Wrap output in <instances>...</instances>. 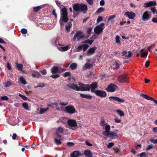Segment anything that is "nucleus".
Wrapping results in <instances>:
<instances>
[{
    "label": "nucleus",
    "mask_w": 157,
    "mask_h": 157,
    "mask_svg": "<svg viewBox=\"0 0 157 157\" xmlns=\"http://www.w3.org/2000/svg\"><path fill=\"white\" fill-rule=\"evenodd\" d=\"M60 18L65 22H67L68 20V13L67 9L65 7L62 8L61 10Z\"/></svg>",
    "instance_id": "nucleus-1"
},
{
    "label": "nucleus",
    "mask_w": 157,
    "mask_h": 157,
    "mask_svg": "<svg viewBox=\"0 0 157 157\" xmlns=\"http://www.w3.org/2000/svg\"><path fill=\"white\" fill-rule=\"evenodd\" d=\"M78 85L79 86H78V91H89V84H85L80 82H78Z\"/></svg>",
    "instance_id": "nucleus-2"
},
{
    "label": "nucleus",
    "mask_w": 157,
    "mask_h": 157,
    "mask_svg": "<svg viewBox=\"0 0 157 157\" xmlns=\"http://www.w3.org/2000/svg\"><path fill=\"white\" fill-rule=\"evenodd\" d=\"M105 24L104 23H101L99 25H97L94 29V32L97 34H99L103 31V28L102 26L105 25Z\"/></svg>",
    "instance_id": "nucleus-3"
},
{
    "label": "nucleus",
    "mask_w": 157,
    "mask_h": 157,
    "mask_svg": "<svg viewBox=\"0 0 157 157\" xmlns=\"http://www.w3.org/2000/svg\"><path fill=\"white\" fill-rule=\"evenodd\" d=\"M118 87L116 85L111 83L105 88V90L108 92H113L118 89Z\"/></svg>",
    "instance_id": "nucleus-4"
},
{
    "label": "nucleus",
    "mask_w": 157,
    "mask_h": 157,
    "mask_svg": "<svg viewBox=\"0 0 157 157\" xmlns=\"http://www.w3.org/2000/svg\"><path fill=\"white\" fill-rule=\"evenodd\" d=\"M66 113L72 114L75 113V109L73 105H67L65 109V111Z\"/></svg>",
    "instance_id": "nucleus-5"
},
{
    "label": "nucleus",
    "mask_w": 157,
    "mask_h": 157,
    "mask_svg": "<svg viewBox=\"0 0 157 157\" xmlns=\"http://www.w3.org/2000/svg\"><path fill=\"white\" fill-rule=\"evenodd\" d=\"M128 79V78L126 75L123 74L118 77V81L121 83L127 82Z\"/></svg>",
    "instance_id": "nucleus-6"
},
{
    "label": "nucleus",
    "mask_w": 157,
    "mask_h": 157,
    "mask_svg": "<svg viewBox=\"0 0 157 157\" xmlns=\"http://www.w3.org/2000/svg\"><path fill=\"white\" fill-rule=\"evenodd\" d=\"M94 93L97 96L101 98L105 97L107 96L106 92L103 90H97Z\"/></svg>",
    "instance_id": "nucleus-7"
},
{
    "label": "nucleus",
    "mask_w": 157,
    "mask_h": 157,
    "mask_svg": "<svg viewBox=\"0 0 157 157\" xmlns=\"http://www.w3.org/2000/svg\"><path fill=\"white\" fill-rule=\"evenodd\" d=\"M98 83L96 82H93L91 84L89 85V89H91V91L92 93H95L96 90L95 89L98 87Z\"/></svg>",
    "instance_id": "nucleus-8"
},
{
    "label": "nucleus",
    "mask_w": 157,
    "mask_h": 157,
    "mask_svg": "<svg viewBox=\"0 0 157 157\" xmlns=\"http://www.w3.org/2000/svg\"><path fill=\"white\" fill-rule=\"evenodd\" d=\"M109 99L111 101H115L119 103L123 102L124 101V100L123 98H121L119 97L116 96H110Z\"/></svg>",
    "instance_id": "nucleus-9"
},
{
    "label": "nucleus",
    "mask_w": 157,
    "mask_h": 157,
    "mask_svg": "<svg viewBox=\"0 0 157 157\" xmlns=\"http://www.w3.org/2000/svg\"><path fill=\"white\" fill-rule=\"evenodd\" d=\"M66 88L70 89L71 90H73L78 91V85H75L74 83H69L67 85Z\"/></svg>",
    "instance_id": "nucleus-10"
},
{
    "label": "nucleus",
    "mask_w": 157,
    "mask_h": 157,
    "mask_svg": "<svg viewBox=\"0 0 157 157\" xmlns=\"http://www.w3.org/2000/svg\"><path fill=\"white\" fill-rule=\"evenodd\" d=\"M156 3L155 1H150L144 4V8H148L150 7L155 6Z\"/></svg>",
    "instance_id": "nucleus-11"
},
{
    "label": "nucleus",
    "mask_w": 157,
    "mask_h": 157,
    "mask_svg": "<svg viewBox=\"0 0 157 157\" xmlns=\"http://www.w3.org/2000/svg\"><path fill=\"white\" fill-rule=\"evenodd\" d=\"M151 17V15L149 14L147 11H146L142 16V19L143 21H145L150 19Z\"/></svg>",
    "instance_id": "nucleus-12"
},
{
    "label": "nucleus",
    "mask_w": 157,
    "mask_h": 157,
    "mask_svg": "<svg viewBox=\"0 0 157 157\" xmlns=\"http://www.w3.org/2000/svg\"><path fill=\"white\" fill-rule=\"evenodd\" d=\"M140 95L147 100L153 101L157 105V100L149 96L148 95L143 94H141Z\"/></svg>",
    "instance_id": "nucleus-13"
},
{
    "label": "nucleus",
    "mask_w": 157,
    "mask_h": 157,
    "mask_svg": "<svg viewBox=\"0 0 157 157\" xmlns=\"http://www.w3.org/2000/svg\"><path fill=\"white\" fill-rule=\"evenodd\" d=\"M105 136L109 137L112 139H117L118 137V135L117 133L111 131L110 132Z\"/></svg>",
    "instance_id": "nucleus-14"
},
{
    "label": "nucleus",
    "mask_w": 157,
    "mask_h": 157,
    "mask_svg": "<svg viewBox=\"0 0 157 157\" xmlns=\"http://www.w3.org/2000/svg\"><path fill=\"white\" fill-rule=\"evenodd\" d=\"M67 123L68 125L71 127H75L77 125L76 121L74 120L69 119Z\"/></svg>",
    "instance_id": "nucleus-15"
},
{
    "label": "nucleus",
    "mask_w": 157,
    "mask_h": 157,
    "mask_svg": "<svg viewBox=\"0 0 157 157\" xmlns=\"http://www.w3.org/2000/svg\"><path fill=\"white\" fill-rule=\"evenodd\" d=\"M125 14L130 19H133L136 16L135 13L132 11H127L125 13Z\"/></svg>",
    "instance_id": "nucleus-16"
},
{
    "label": "nucleus",
    "mask_w": 157,
    "mask_h": 157,
    "mask_svg": "<svg viewBox=\"0 0 157 157\" xmlns=\"http://www.w3.org/2000/svg\"><path fill=\"white\" fill-rule=\"evenodd\" d=\"M87 10L88 8L86 5L84 4H81L80 11H81L85 14L86 13Z\"/></svg>",
    "instance_id": "nucleus-17"
},
{
    "label": "nucleus",
    "mask_w": 157,
    "mask_h": 157,
    "mask_svg": "<svg viewBox=\"0 0 157 157\" xmlns=\"http://www.w3.org/2000/svg\"><path fill=\"white\" fill-rule=\"evenodd\" d=\"M128 53V52L126 51H124L122 52V54L123 56H125L124 58V59H128L131 56L132 53L131 52L129 51Z\"/></svg>",
    "instance_id": "nucleus-18"
},
{
    "label": "nucleus",
    "mask_w": 157,
    "mask_h": 157,
    "mask_svg": "<svg viewBox=\"0 0 157 157\" xmlns=\"http://www.w3.org/2000/svg\"><path fill=\"white\" fill-rule=\"evenodd\" d=\"M81 4L77 3L73 5V9L74 11L80 12Z\"/></svg>",
    "instance_id": "nucleus-19"
},
{
    "label": "nucleus",
    "mask_w": 157,
    "mask_h": 157,
    "mask_svg": "<svg viewBox=\"0 0 157 157\" xmlns=\"http://www.w3.org/2000/svg\"><path fill=\"white\" fill-rule=\"evenodd\" d=\"M105 131L102 132V134L104 136L106 135L108 133H109L110 131V126L109 125H107L105 127Z\"/></svg>",
    "instance_id": "nucleus-20"
},
{
    "label": "nucleus",
    "mask_w": 157,
    "mask_h": 157,
    "mask_svg": "<svg viewBox=\"0 0 157 157\" xmlns=\"http://www.w3.org/2000/svg\"><path fill=\"white\" fill-rule=\"evenodd\" d=\"M82 34V32L80 31H78L76 32V34L75 35L74 37L73 38V41H75L76 39L78 40L79 39L80 35Z\"/></svg>",
    "instance_id": "nucleus-21"
},
{
    "label": "nucleus",
    "mask_w": 157,
    "mask_h": 157,
    "mask_svg": "<svg viewBox=\"0 0 157 157\" xmlns=\"http://www.w3.org/2000/svg\"><path fill=\"white\" fill-rule=\"evenodd\" d=\"M80 152L78 151H74L71 154V157H78L80 156Z\"/></svg>",
    "instance_id": "nucleus-22"
},
{
    "label": "nucleus",
    "mask_w": 157,
    "mask_h": 157,
    "mask_svg": "<svg viewBox=\"0 0 157 157\" xmlns=\"http://www.w3.org/2000/svg\"><path fill=\"white\" fill-rule=\"evenodd\" d=\"M84 154L86 157H92V153L89 150H86L84 151Z\"/></svg>",
    "instance_id": "nucleus-23"
},
{
    "label": "nucleus",
    "mask_w": 157,
    "mask_h": 157,
    "mask_svg": "<svg viewBox=\"0 0 157 157\" xmlns=\"http://www.w3.org/2000/svg\"><path fill=\"white\" fill-rule=\"evenodd\" d=\"M80 97L82 98H86L88 99H91L92 98V96L89 94H80Z\"/></svg>",
    "instance_id": "nucleus-24"
},
{
    "label": "nucleus",
    "mask_w": 157,
    "mask_h": 157,
    "mask_svg": "<svg viewBox=\"0 0 157 157\" xmlns=\"http://www.w3.org/2000/svg\"><path fill=\"white\" fill-rule=\"evenodd\" d=\"M59 70V68L57 67H53L51 69V71L52 74H56L58 72Z\"/></svg>",
    "instance_id": "nucleus-25"
},
{
    "label": "nucleus",
    "mask_w": 157,
    "mask_h": 157,
    "mask_svg": "<svg viewBox=\"0 0 157 157\" xmlns=\"http://www.w3.org/2000/svg\"><path fill=\"white\" fill-rule=\"evenodd\" d=\"M97 49L96 47H94L90 48L88 50V54H93L95 52L96 50Z\"/></svg>",
    "instance_id": "nucleus-26"
},
{
    "label": "nucleus",
    "mask_w": 157,
    "mask_h": 157,
    "mask_svg": "<svg viewBox=\"0 0 157 157\" xmlns=\"http://www.w3.org/2000/svg\"><path fill=\"white\" fill-rule=\"evenodd\" d=\"M77 67V64L75 63H72L70 66V68L72 70H75L76 68Z\"/></svg>",
    "instance_id": "nucleus-27"
},
{
    "label": "nucleus",
    "mask_w": 157,
    "mask_h": 157,
    "mask_svg": "<svg viewBox=\"0 0 157 157\" xmlns=\"http://www.w3.org/2000/svg\"><path fill=\"white\" fill-rule=\"evenodd\" d=\"M13 85V82L11 81H7L6 82L4 86L5 87H8Z\"/></svg>",
    "instance_id": "nucleus-28"
},
{
    "label": "nucleus",
    "mask_w": 157,
    "mask_h": 157,
    "mask_svg": "<svg viewBox=\"0 0 157 157\" xmlns=\"http://www.w3.org/2000/svg\"><path fill=\"white\" fill-rule=\"evenodd\" d=\"M94 41V40L87 39L83 41L82 43H84L88 44L90 45H91Z\"/></svg>",
    "instance_id": "nucleus-29"
},
{
    "label": "nucleus",
    "mask_w": 157,
    "mask_h": 157,
    "mask_svg": "<svg viewBox=\"0 0 157 157\" xmlns=\"http://www.w3.org/2000/svg\"><path fill=\"white\" fill-rule=\"evenodd\" d=\"M105 10L104 8L101 7L99 8L96 11V13L98 14H99L100 13L103 12Z\"/></svg>",
    "instance_id": "nucleus-30"
},
{
    "label": "nucleus",
    "mask_w": 157,
    "mask_h": 157,
    "mask_svg": "<svg viewBox=\"0 0 157 157\" xmlns=\"http://www.w3.org/2000/svg\"><path fill=\"white\" fill-rule=\"evenodd\" d=\"M20 80L21 82V83L24 84L25 85L27 84V82L25 80V79L23 77L21 76L20 77Z\"/></svg>",
    "instance_id": "nucleus-31"
},
{
    "label": "nucleus",
    "mask_w": 157,
    "mask_h": 157,
    "mask_svg": "<svg viewBox=\"0 0 157 157\" xmlns=\"http://www.w3.org/2000/svg\"><path fill=\"white\" fill-rule=\"evenodd\" d=\"M116 112L118 113L120 117L124 116V113L121 110L119 109L117 110Z\"/></svg>",
    "instance_id": "nucleus-32"
},
{
    "label": "nucleus",
    "mask_w": 157,
    "mask_h": 157,
    "mask_svg": "<svg viewBox=\"0 0 157 157\" xmlns=\"http://www.w3.org/2000/svg\"><path fill=\"white\" fill-rule=\"evenodd\" d=\"M59 49L61 51H66L68 49V47L67 46L59 48Z\"/></svg>",
    "instance_id": "nucleus-33"
},
{
    "label": "nucleus",
    "mask_w": 157,
    "mask_h": 157,
    "mask_svg": "<svg viewBox=\"0 0 157 157\" xmlns=\"http://www.w3.org/2000/svg\"><path fill=\"white\" fill-rule=\"evenodd\" d=\"M41 8V7L40 6H37L33 8V10L34 12H37L39 11Z\"/></svg>",
    "instance_id": "nucleus-34"
},
{
    "label": "nucleus",
    "mask_w": 157,
    "mask_h": 157,
    "mask_svg": "<svg viewBox=\"0 0 157 157\" xmlns=\"http://www.w3.org/2000/svg\"><path fill=\"white\" fill-rule=\"evenodd\" d=\"M17 66L18 70L20 71L22 70L23 65L22 64L17 63Z\"/></svg>",
    "instance_id": "nucleus-35"
},
{
    "label": "nucleus",
    "mask_w": 157,
    "mask_h": 157,
    "mask_svg": "<svg viewBox=\"0 0 157 157\" xmlns=\"http://www.w3.org/2000/svg\"><path fill=\"white\" fill-rule=\"evenodd\" d=\"M82 49L84 52L88 48L89 46L87 44H83L82 45Z\"/></svg>",
    "instance_id": "nucleus-36"
},
{
    "label": "nucleus",
    "mask_w": 157,
    "mask_h": 157,
    "mask_svg": "<svg viewBox=\"0 0 157 157\" xmlns=\"http://www.w3.org/2000/svg\"><path fill=\"white\" fill-rule=\"evenodd\" d=\"M22 106L23 107L27 110H29V107L28 104L26 102H24L22 104Z\"/></svg>",
    "instance_id": "nucleus-37"
},
{
    "label": "nucleus",
    "mask_w": 157,
    "mask_h": 157,
    "mask_svg": "<svg viewBox=\"0 0 157 157\" xmlns=\"http://www.w3.org/2000/svg\"><path fill=\"white\" fill-rule=\"evenodd\" d=\"M48 108H47L46 109H42L41 108L40 109V114H43V113L44 112L47 111V110H48Z\"/></svg>",
    "instance_id": "nucleus-38"
},
{
    "label": "nucleus",
    "mask_w": 157,
    "mask_h": 157,
    "mask_svg": "<svg viewBox=\"0 0 157 157\" xmlns=\"http://www.w3.org/2000/svg\"><path fill=\"white\" fill-rule=\"evenodd\" d=\"M60 140V139L59 140L57 139H55V142L57 145H59L61 143Z\"/></svg>",
    "instance_id": "nucleus-39"
},
{
    "label": "nucleus",
    "mask_w": 157,
    "mask_h": 157,
    "mask_svg": "<svg viewBox=\"0 0 157 157\" xmlns=\"http://www.w3.org/2000/svg\"><path fill=\"white\" fill-rule=\"evenodd\" d=\"M147 154L144 152H142L140 154V157H147Z\"/></svg>",
    "instance_id": "nucleus-40"
},
{
    "label": "nucleus",
    "mask_w": 157,
    "mask_h": 157,
    "mask_svg": "<svg viewBox=\"0 0 157 157\" xmlns=\"http://www.w3.org/2000/svg\"><path fill=\"white\" fill-rule=\"evenodd\" d=\"M19 96L24 100L26 101L28 99V98L26 97L21 94H19Z\"/></svg>",
    "instance_id": "nucleus-41"
},
{
    "label": "nucleus",
    "mask_w": 157,
    "mask_h": 157,
    "mask_svg": "<svg viewBox=\"0 0 157 157\" xmlns=\"http://www.w3.org/2000/svg\"><path fill=\"white\" fill-rule=\"evenodd\" d=\"M105 120L102 119L101 120V122L100 123V124L101 126H103L105 125Z\"/></svg>",
    "instance_id": "nucleus-42"
},
{
    "label": "nucleus",
    "mask_w": 157,
    "mask_h": 157,
    "mask_svg": "<svg viewBox=\"0 0 157 157\" xmlns=\"http://www.w3.org/2000/svg\"><path fill=\"white\" fill-rule=\"evenodd\" d=\"M56 4L57 5V6L58 7H59L60 8H61V6H63V7H65L63 5H61V3L59 1L57 0H56Z\"/></svg>",
    "instance_id": "nucleus-43"
},
{
    "label": "nucleus",
    "mask_w": 157,
    "mask_h": 157,
    "mask_svg": "<svg viewBox=\"0 0 157 157\" xmlns=\"http://www.w3.org/2000/svg\"><path fill=\"white\" fill-rule=\"evenodd\" d=\"M92 67V65L90 64L86 63L85 64V67L86 69H89L91 68Z\"/></svg>",
    "instance_id": "nucleus-44"
},
{
    "label": "nucleus",
    "mask_w": 157,
    "mask_h": 157,
    "mask_svg": "<svg viewBox=\"0 0 157 157\" xmlns=\"http://www.w3.org/2000/svg\"><path fill=\"white\" fill-rule=\"evenodd\" d=\"M21 32L22 34H25L27 33V30L26 29L23 28L21 29Z\"/></svg>",
    "instance_id": "nucleus-45"
},
{
    "label": "nucleus",
    "mask_w": 157,
    "mask_h": 157,
    "mask_svg": "<svg viewBox=\"0 0 157 157\" xmlns=\"http://www.w3.org/2000/svg\"><path fill=\"white\" fill-rule=\"evenodd\" d=\"M154 147V146L152 144L148 145L146 148V150H147L152 149Z\"/></svg>",
    "instance_id": "nucleus-46"
},
{
    "label": "nucleus",
    "mask_w": 157,
    "mask_h": 157,
    "mask_svg": "<svg viewBox=\"0 0 157 157\" xmlns=\"http://www.w3.org/2000/svg\"><path fill=\"white\" fill-rule=\"evenodd\" d=\"M60 76L59 75V74H56L54 75H51L50 77L53 78H56L59 77Z\"/></svg>",
    "instance_id": "nucleus-47"
},
{
    "label": "nucleus",
    "mask_w": 157,
    "mask_h": 157,
    "mask_svg": "<svg viewBox=\"0 0 157 157\" xmlns=\"http://www.w3.org/2000/svg\"><path fill=\"white\" fill-rule=\"evenodd\" d=\"M71 75V73L69 72H65L63 74V76L65 77H67Z\"/></svg>",
    "instance_id": "nucleus-48"
},
{
    "label": "nucleus",
    "mask_w": 157,
    "mask_h": 157,
    "mask_svg": "<svg viewBox=\"0 0 157 157\" xmlns=\"http://www.w3.org/2000/svg\"><path fill=\"white\" fill-rule=\"evenodd\" d=\"M67 145L69 147H71L74 145V143L71 142H68L67 143Z\"/></svg>",
    "instance_id": "nucleus-49"
},
{
    "label": "nucleus",
    "mask_w": 157,
    "mask_h": 157,
    "mask_svg": "<svg viewBox=\"0 0 157 157\" xmlns=\"http://www.w3.org/2000/svg\"><path fill=\"white\" fill-rule=\"evenodd\" d=\"M120 37L119 36H116V43L118 44H120Z\"/></svg>",
    "instance_id": "nucleus-50"
},
{
    "label": "nucleus",
    "mask_w": 157,
    "mask_h": 157,
    "mask_svg": "<svg viewBox=\"0 0 157 157\" xmlns=\"http://www.w3.org/2000/svg\"><path fill=\"white\" fill-rule=\"evenodd\" d=\"M103 20V17H101L99 16L97 20V23H99L101 21Z\"/></svg>",
    "instance_id": "nucleus-51"
},
{
    "label": "nucleus",
    "mask_w": 157,
    "mask_h": 157,
    "mask_svg": "<svg viewBox=\"0 0 157 157\" xmlns=\"http://www.w3.org/2000/svg\"><path fill=\"white\" fill-rule=\"evenodd\" d=\"M77 51L78 52H80L82 50V45H80L77 48Z\"/></svg>",
    "instance_id": "nucleus-52"
},
{
    "label": "nucleus",
    "mask_w": 157,
    "mask_h": 157,
    "mask_svg": "<svg viewBox=\"0 0 157 157\" xmlns=\"http://www.w3.org/2000/svg\"><path fill=\"white\" fill-rule=\"evenodd\" d=\"M92 28L90 27L87 30L86 32H87V33L89 35V36H88V37H89V36L90 34V33H91V31H92Z\"/></svg>",
    "instance_id": "nucleus-53"
},
{
    "label": "nucleus",
    "mask_w": 157,
    "mask_h": 157,
    "mask_svg": "<svg viewBox=\"0 0 157 157\" xmlns=\"http://www.w3.org/2000/svg\"><path fill=\"white\" fill-rule=\"evenodd\" d=\"M63 129L61 127H59L57 129V131L59 132H62L63 131Z\"/></svg>",
    "instance_id": "nucleus-54"
},
{
    "label": "nucleus",
    "mask_w": 157,
    "mask_h": 157,
    "mask_svg": "<svg viewBox=\"0 0 157 157\" xmlns=\"http://www.w3.org/2000/svg\"><path fill=\"white\" fill-rule=\"evenodd\" d=\"M1 100H2L7 101L9 99L8 98L7 96H3L1 98Z\"/></svg>",
    "instance_id": "nucleus-55"
},
{
    "label": "nucleus",
    "mask_w": 157,
    "mask_h": 157,
    "mask_svg": "<svg viewBox=\"0 0 157 157\" xmlns=\"http://www.w3.org/2000/svg\"><path fill=\"white\" fill-rule=\"evenodd\" d=\"M46 85L44 83H40L37 86V87H43L45 86Z\"/></svg>",
    "instance_id": "nucleus-56"
},
{
    "label": "nucleus",
    "mask_w": 157,
    "mask_h": 157,
    "mask_svg": "<svg viewBox=\"0 0 157 157\" xmlns=\"http://www.w3.org/2000/svg\"><path fill=\"white\" fill-rule=\"evenodd\" d=\"M113 145H114L113 143H112V142H110V143H109L108 144V145L107 146V147L108 148H110L111 147H113Z\"/></svg>",
    "instance_id": "nucleus-57"
},
{
    "label": "nucleus",
    "mask_w": 157,
    "mask_h": 157,
    "mask_svg": "<svg viewBox=\"0 0 157 157\" xmlns=\"http://www.w3.org/2000/svg\"><path fill=\"white\" fill-rule=\"evenodd\" d=\"M150 141L154 144H157V139L155 140L154 139H151L150 140Z\"/></svg>",
    "instance_id": "nucleus-58"
},
{
    "label": "nucleus",
    "mask_w": 157,
    "mask_h": 157,
    "mask_svg": "<svg viewBox=\"0 0 157 157\" xmlns=\"http://www.w3.org/2000/svg\"><path fill=\"white\" fill-rule=\"evenodd\" d=\"M116 17V15H113L109 16L108 18V21L110 20H111L113 19Z\"/></svg>",
    "instance_id": "nucleus-59"
},
{
    "label": "nucleus",
    "mask_w": 157,
    "mask_h": 157,
    "mask_svg": "<svg viewBox=\"0 0 157 157\" xmlns=\"http://www.w3.org/2000/svg\"><path fill=\"white\" fill-rule=\"evenodd\" d=\"M115 65H116V67L114 68V69H118L120 67V65L117 62H116L115 63Z\"/></svg>",
    "instance_id": "nucleus-60"
},
{
    "label": "nucleus",
    "mask_w": 157,
    "mask_h": 157,
    "mask_svg": "<svg viewBox=\"0 0 157 157\" xmlns=\"http://www.w3.org/2000/svg\"><path fill=\"white\" fill-rule=\"evenodd\" d=\"M86 1L90 5H92L93 4V0H86Z\"/></svg>",
    "instance_id": "nucleus-61"
},
{
    "label": "nucleus",
    "mask_w": 157,
    "mask_h": 157,
    "mask_svg": "<svg viewBox=\"0 0 157 157\" xmlns=\"http://www.w3.org/2000/svg\"><path fill=\"white\" fill-rule=\"evenodd\" d=\"M147 52H145L141 54V57H144L146 56L147 55Z\"/></svg>",
    "instance_id": "nucleus-62"
},
{
    "label": "nucleus",
    "mask_w": 157,
    "mask_h": 157,
    "mask_svg": "<svg viewBox=\"0 0 157 157\" xmlns=\"http://www.w3.org/2000/svg\"><path fill=\"white\" fill-rule=\"evenodd\" d=\"M40 72L43 75H45L47 74L46 71L45 69H44L43 70L40 71Z\"/></svg>",
    "instance_id": "nucleus-63"
},
{
    "label": "nucleus",
    "mask_w": 157,
    "mask_h": 157,
    "mask_svg": "<svg viewBox=\"0 0 157 157\" xmlns=\"http://www.w3.org/2000/svg\"><path fill=\"white\" fill-rule=\"evenodd\" d=\"M152 21L153 22L157 23V17L153 18Z\"/></svg>",
    "instance_id": "nucleus-64"
}]
</instances>
